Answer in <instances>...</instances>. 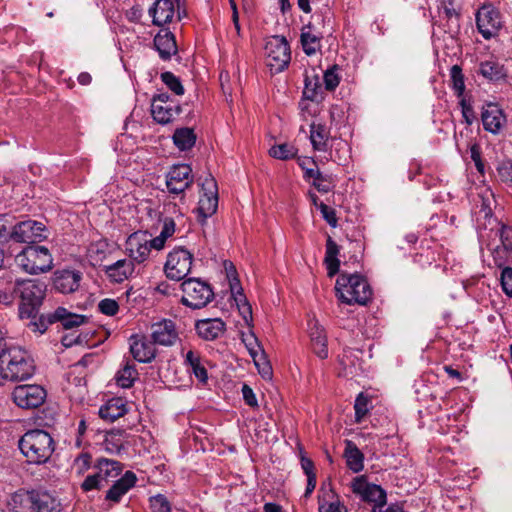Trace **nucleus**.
<instances>
[{
	"label": "nucleus",
	"instance_id": "obj_1",
	"mask_svg": "<svg viewBox=\"0 0 512 512\" xmlns=\"http://www.w3.org/2000/svg\"><path fill=\"white\" fill-rule=\"evenodd\" d=\"M46 232V226L36 220L17 221L11 214H0V244L10 255L13 245H35L47 238Z\"/></svg>",
	"mask_w": 512,
	"mask_h": 512
},
{
	"label": "nucleus",
	"instance_id": "obj_2",
	"mask_svg": "<svg viewBox=\"0 0 512 512\" xmlns=\"http://www.w3.org/2000/svg\"><path fill=\"white\" fill-rule=\"evenodd\" d=\"M35 365L30 355L19 347H9L0 353V374L9 381H23L33 376Z\"/></svg>",
	"mask_w": 512,
	"mask_h": 512
},
{
	"label": "nucleus",
	"instance_id": "obj_3",
	"mask_svg": "<svg viewBox=\"0 0 512 512\" xmlns=\"http://www.w3.org/2000/svg\"><path fill=\"white\" fill-rule=\"evenodd\" d=\"M46 294V285L38 280H17L16 296H19L18 306L19 318L33 322L39 319V309L43 303Z\"/></svg>",
	"mask_w": 512,
	"mask_h": 512
},
{
	"label": "nucleus",
	"instance_id": "obj_4",
	"mask_svg": "<svg viewBox=\"0 0 512 512\" xmlns=\"http://www.w3.org/2000/svg\"><path fill=\"white\" fill-rule=\"evenodd\" d=\"M19 448L29 463L43 464L52 456L55 442L48 432L34 429L27 431L20 438Z\"/></svg>",
	"mask_w": 512,
	"mask_h": 512
},
{
	"label": "nucleus",
	"instance_id": "obj_5",
	"mask_svg": "<svg viewBox=\"0 0 512 512\" xmlns=\"http://www.w3.org/2000/svg\"><path fill=\"white\" fill-rule=\"evenodd\" d=\"M336 296L343 303L366 305L372 297L367 280L359 274L340 273L335 284Z\"/></svg>",
	"mask_w": 512,
	"mask_h": 512
},
{
	"label": "nucleus",
	"instance_id": "obj_6",
	"mask_svg": "<svg viewBox=\"0 0 512 512\" xmlns=\"http://www.w3.org/2000/svg\"><path fill=\"white\" fill-rule=\"evenodd\" d=\"M12 512H61L60 501L45 490H31L25 493H15L12 496Z\"/></svg>",
	"mask_w": 512,
	"mask_h": 512
},
{
	"label": "nucleus",
	"instance_id": "obj_7",
	"mask_svg": "<svg viewBox=\"0 0 512 512\" xmlns=\"http://www.w3.org/2000/svg\"><path fill=\"white\" fill-rule=\"evenodd\" d=\"M94 472L86 476L80 487L84 492L101 490L118 479L123 471V464L117 460L99 457L92 465Z\"/></svg>",
	"mask_w": 512,
	"mask_h": 512
},
{
	"label": "nucleus",
	"instance_id": "obj_8",
	"mask_svg": "<svg viewBox=\"0 0 512 512\" xmlns=\"http://www.w3.org/2000/svg\"><path fill=\"white\" fill-rule=\"evenodd\" d=\"M15 262L29 274L45 273L53 267V257L45 246L27 245L16 256Z\"/></svg>",
	"mask_w": 512,
	"mask_h": 512
},
{
	"label": "nucleus",
	"instance_id": "obj_9",
	"mask_svg": "<svg viewBox=\"0 0 512 512\" xmlns=\"http://www.w3.org/2000/svg\"><path fill=\"white\" fill-rule=\"evenodd\" d=\"M61 323L64 329L78 327L85 322V316L71 313L64 307H58L55 311L42 313L39 319L28 322L26 327L36 335H42L54 323Z\"/></svg>",
	"mask_w": 512,
	"mask_h": 512
},
{
	"label": "nucleus",
	"instance_id": "obj_10",
	"mask_svg": "<svg viewBox=\"0 0 512 512\" xmlns=\"http://www.w3.org/2000/svg\"><path fill=\"white\" fill-rule=\"evenodd\" d=\"M183 305L192 309H201L207 306L214 298L210 285L198 278H187L181 284Z\"/></svg>",
	"mask_w": 512,
	"mask_h": 512
},
{
	"label": "nucleus",
	"instance_id": "obj_11",
	"mask_svg": "<svg viewBox=\"0 0 512 512\" xmlns=\"http://www.w3.org/2000/svg\"><path fill=\"white\" fill-rule=\"evenodd\" d=\"M267 65L275 72L283 71L291 60V51L285 37L275 35L268 39L265 45Z\"/></svg>",
	"mask_w": 512,
	"mask_h": 512
},
{
	"label": "nucleus",
	"instance_id": "obj_12",
	"mask_svg": "<svg viewBox=\"0 0 512 512\" xmlns=\"http://www.w3.org/2000/svg\"><path fill=\"white\" fill-rule=\"evenodd\" d=\"M193 254L184 247L174 248L168 255L164 265L167 278L181 281L190 273Z\"/></svg>",
	"mask_w": 512,
	"mask_h": 512
},
{
	"label": "nucleus",
	"instance_id": "obj_13",
	"mask_svg": "<svg viewBox=\"0 0 512 512\" xmlns=\"http://www.w3.org/2000/svg\"><path fill=\"white\" fill-rule=\"evenodd\" d=\"M47 397L46 390L36 384L18 385L12 392L14 403L23 409H35L41 406Z\"/></svg>",
	"mask_w": 512,
	"mask_h": 512
},
{
	"label": "nucleus",
	"instance_id": "obj_14",
	"mask_svg": "<svg viewBox=\"0 0 512 512\" xmlns=\"http://www.w3.org/2000/svg\"><path fill=\"white\" fill-rule=\"evenodd\" d=\"M202 194L199 199L197 212L203 220L212 216L218 207L217 183L215 179L208 176L201 183Z\"/></svg>",
	"mask_w": 512,
	"mask_h": 512
},
{
	"label": "nucleus",
	"instance_id": "obj_15",
	"mask_svg": "<svg viewBox=\"0 0 512 512\" xmlns=\"http://www.w3.org/2000/svg\"><path fill=\"white\" fill-rule=\"evenodd\" d=\"M351 488L353 493L359 495L365 502L374 503L382 507L386 504V492L381 486L368 483L364 475L353 479Z\"/></svg>",
	"mask_w": 512,
	"mask_h": 512
},
{
	"label": "nucleus",
	"instance_id": "obj_16",
	"mask_svg": "<svg viewBox=\"0 0 512 512\" xmlns=\"http://www.w3.org/2000/svg\"><path fill=\"white\" fill-rule=\"evenodd\" d=\"M192 169L187 164L174 165L166 176L167 190L171 194L184 193L193 183Z\"/></svg>",
	"mask_w": 512,
	"mask_h": 512
},
{
	"label": "nucleus",
	"instance_id": "obj_17",
	"mask_svg": "<svg viewBox=\"0 0 512 512\" xmlns=\"http://www.w3.org/2000/svg\"><path fill=\"white\" fill-rule=\"evenodd\" d=\"M476 24L479 32L485 39L495 36L502 26L499 11L491 6L482 7L476 15Z\"/></svg>",
	"mask_w": 512,
	"mask_h": 512
},
{
	"label": "nucleus",
	"instance_id": "obj_18",
	"mask_svg": "<svg viewBox=\"0 0 512 512\" xmlns=\"http://www.w3.org/2000/svg\"><path fill=\"white\" fill-rule=\"evenodd\" d=\"M178 338V331L172 320L163 319L151 325V339L154 344L172 346Z\"/></svg>",
	"mask_w": 512,
	"mask_h": 512
},
{
	"label": "nucleus",
	"instance_id": "obj_19",
	"mask_svg": "<svg viewBox=\"0 0 512 512\" xmlns=\"http://www.w3.org/2000/svg\"><path fill=\"white\" fill-rule=\"evenodd\" d=\"M481 120L483 128L495 135L500 133L507 121L502 109L495 103H487L482 107Z\"/></svg>",
	"mask_w": 512,
	"mask_h": 512
},
{
	"label": "nucleus",
	"instance_id": "obj_20",
	"mask_svg": "<svg viewBox=\"0 0 512 512\" xmlns=\"http://www.w3.org/2000/svg\"><path fill=\"white\" fill-rule=\"evenodd\" d=\"M126 249L129 251V255L134 261L137 263L144 262L151 251L148 242V233L143 231L132 233L126 241Z\"/></svg>",
	"mask_w": 512,
	"mask_h": 512
},
{
	"label": "nucleus",
	"instance_id": "obj_21",
	"mask_svg": "<svg viewBox=\"0 0 512 512\" xmlns=\"http://www.w3.org/2000/svg\"><path fill=\"white\" fill-rule=\"evenodd\" d=\"M133 358L141 363H150L156 357L154 342L143 335H132L129 339Z\"/></svg>",
	"mask_w": 512,
	"mask_h": 512
},
{
	"label": "nucleus",
	"instance_id": "obj_22",
	"mask_svg": "<svg viewBox=\"0 0 512 512\" xmlns=\"http://www.w3.org/2000/svg\"><path fill=\"white\" fill-rule=\"evenodd\" d=\"M136 481V475L132 471H126L120 478L112 482L113 484L106 491L105 500L119 503L122 496L135 486Z\"/></svg>",
	"mask_w": 512,
	"mask_h": 512
},
{
	"label": "nucleus",
	"instance_id": "obj_23",
	"mask_svg": "<svg viewBox=\"0 0 512 512\" xmlns=\"http://www.w3.org/2000/svg\"><path fill=\"white\" fill-rule=\"evenodd\" d=\"M81 278L79 271L58 270L54 272L53 286L63 294L72 293L78 289Z\"/></svg>",
	"mask_w": 512,
	"mask_h": 512
},
{
	"label": "nucleus",
	"instance_id": "obj_24",
	"mask_svg": "<svg viewBox=\"0 0 512 512\" xmlns=\"http://www.w3.org/2000/svg\"><path fill=\"white\" fill-rule=\"evenodd\" d=\"M195 330L203 340L213 341L225 332L226 324L220 318L201 319L196 322Z\"/></svg>",
	"mask_w": 512,
	"mask_h": 512
},
{
	"label": "nucleus",
	"instance_id": "obj_25",
	"mask_svg": "<svg viewBox=\"0 0 512 512\" xmlns=\"http://www.w3.org/2000/svg\"><path fill=\"white\" fill-rule=\"evenodd\" d=\"M323 34L317 30L315 23L310 22L303 27L301 32V44L303 51L308 56L314 55L321 47Z\"/></svg>",
	"mask_w": 512,
	"mask_h": 512
},
{
	"label": "nucleus",
	"instance_id": "obj_26",
	"mask_svg": "<svg viewBox=\"0 0 512 512\" xmlns=\"http://www.w3.org/2000/svg\"><path fill=\"white\" fill-rule=\"evenodd\" d=\"M154 46L163 60H169L178 51L175 36L168 30H162L154 37Z\"/></svg>",
	"mask_w": 512,
	"mask_h": 512
},
{
	"label": "nucleus",
	"instance_id": "obj_27",
	"mask_svg": "<svg viewBox=\"0 0 512 512\" xmlns=\"http://www.w3.org/2000/svg\"><path fill=\"white\" fill-rule=\"evenodd\" d=\"M174 4L172 0H156L154 5L149 9L154 25L162 26L170 23L174 17Z\"/></svg>",
	"mask_w": 512,
	"mask_h": 512
},
{
	"label": "nucleus",
	"instance_id": "obj_28",
	"mask_svg": "<svg viewBox=\"0 0 512 512\" xmlns=\"http://www.w3.org/2000/svg\"><path fill=\"white\" fill-rule=\"evenodd\" d=\"M135 266L131 260L122 259L105 267L107 277L115 283H122L134 272Z\"/></svg>",
	"mask_w": 512,
	"mask_h": 512
},
{
	"label": "nucleus",
	"instance_id": "obj_29",
	"mask_svg": "<svg viewBox=\"0 0 512 512\" xmlns=\"http://www.w3.org/2000/svg\"><path fill=\"white\" fill-rule=\"evenodd\" d=\"M343 457L346 460L347 467L354 473H358L364 468V454L351 440H345V450Z\"/></svg>",
	"mask_w": 512,
	"mask_h": 512
},
{
	"label": "nucleus",
	"instance_id": "obj_30",
	"mask_svg": "<svg viewBox=\"0 0 512 512\" xmlns=\"http://www.w3.org/2000/svg\"><path fill=\"white\" fill-rule=\"evenodd\" d=\"M304 178L313 179L312 185L320 193H328L332 191L335 187L334 176L331 174L321 173L317 166L314 169H306Z\"/></svg>",
	"mask_w": 512,
	"mask_h": 512
},
{
	"label": "nucleus",
	"instance_id": "obj_31",
	"mask_svg": "<svg viewBox=\"0 0 512 512\" xmlns=\"http://www.w3.org/2000/svg\"><path fill=\"white\" fill-rule=\"evenodd\" d=\"M310 339L314 353L321 359L328 357L327 337L324 329L314 322L310 325Z\"/></svg>",
	"mask_w": 512,
	"mask_h": 512
},
{
	"label": "nucleus",
	"instance_id": "obj_32",
	"mask_svg": "<svg viewBox=\"0 0 512 512\" xmlns=\"http://www.w3.org/2000/svg\"><path fill=\"white\" fill-rule=\"evenodd\" d=\"M339 251L340 249L337 243L332 239L331 236L328 235L326 240V253L324 263L326 264L329 277H333L339 273L340 261L337 258Z\"/></svg>",
	"mask_w": 512,
	"mask_h": 512
},
{
	"label": "nucleus",
	"instance_id": "obj_33",
	"mask_svg": "<svg viewBox=\"0 0 512 512\" xmlns=\"http://www.w3.org/2000/svg\"><path fill=\"white\" fill-rule=\"evenodd\" d=\"M329 137L330 131L325 125L315 123L310 125V141L314 150L327 151Z\"/></svg>",
	"mask_w": 512,
	"mask_h": 512
},
{
	"label": "nucleus",
	"instance_id": "obj_34",
	"mask_svg": "<svg viewBox=\"0 0 512 512\" xmlns=\"http://www.w3.org/2000/svg\"><path fill=\"white\" fill-rule=\"evenodd\" d=\"M127 410L122 399L116 398L110 400L106 405L99 409V416L109 422H113L124 416Z\"/></svg>",
	"mask_w": 512,
	"mask_h": 512
},
{
	"label": "nucleus",
	"instance_id": "obj_35",
	"mask_svg": "<svg viewBox=\"0 0 512 512\" xmlns=\"http://www.w3.org/2000/svg\"><path fill=\"white\" fill-rule=\"evenodd\" d=\"M151 112L155 121L160 124H167L173 120L175 115L181 113V108L179 105L172 107L171 105L152 103Z\"/></svg>",
	"mask_w": 512,
	"mask_h": 512
},
{
	"label": "nucleus",
	"instance_id": "obj_36",
	"mask_svg": "<svg viewBox=\"0 0 512 512\" xmlns=\"http://www.w3.org/2000/svg\"><path fill=\"white\" fill-rule=\"evenodd\" d=\"M173 142L179 150H189L195 145L196 134L192 128H178L173 134Z\"/></svg>",
	"mask_w": 512,
	"mask_h": 512
},
{
	"label": "nucleus",
	"instance_id": "obj_37",
	"mask_svg": "<svg viewBox=\"0 0 512 512\" xmlns=\"http://www.w3.org/2000/svg\"><path fill=\"white\" fill-rule=\"evenodd\" d=\"M480 73L491 81H499L506 77L503 65L494 61H486L480 64Z\"/></svg>",
	"mask_w": 512,
	"mask_h": 512
},
{
	"label": "nucleus",
	"instance_id": "obj_38",
	"mask_svg": "<svg viewBox=\"0 0 512 512\" xmlns=\"http://www.w3.org/2000/svg\"><path fill=\"white\" fill-rule=\"evenodd\" d=\"M185 363L190 366L195 377L205 383L208 379L207 370L201 364L200 356L192 350H189L185 357Z\"/></svg>",
	"mask_w": 512,
	"mask_h": 512
},
{
	"label": "nucleus",
	"instance_id": "obj_39",
	"mask_svg": "<svg viewBox=\"0 0 512 512\" xmlns=\"http://www.w3.org/2000/svg\"><path fill=\"white\" fill-rule=\"evenodd\" d=\"M225 269L227 271V277L229 279V286L231 290V294L235 301H244L245 295L243 293V288L240 284L239 279L236 277V270L233 264L230 262L229 266L225 263Z\"/></svg>",
	"mask_w": 512,
	"mask_h": 512
},
{
	"label": "nucleus",
	"instance_id": "obj_40",
	"mask_svg": "<svg viewBox=\"0 0 512 512\" xmlns=\"http://www.w3.org/2000/svg\"><path fill=\"white\" fill-rule=\"evenodd\" d=\"M137 375L135 365L127 363L117 374V384L122 388H130Z\"/></svg>",
	"mask_w": 512,
	"mask_h": 512
},
{
	"label": "nucleus",
	"instance_id": "obj_41",
	"mask_svg": "<svg viewBox=\"0 0 512 512\" xmlns=\"http://www.w3.org/2000/svg\"><path fill=\"white\" fill-rule=\"evenodd\" d=\"M270 156L280 160H289L297 155V149L289 143L274 145L269 150Z\"/></svg>",
	"mask_w": 512,
	"mask_h": 512
},
{
	"label": "nucleus",
	"instance_id": "obj_42",
	"mask_svg": "<svg viewBox=\"0 0 512 512\" xmlns=\"http://www.w3.org/2000/svg\"><path fill=\"white\" fill-rule=\"evenodd\" d=\"M450 78L452 82V88L457 97H464L465 83L462 69L459 65H453L450 69Z\"/></svg>",
	"mask_w": 512,
	"mask_h": 512
},
{
	"label": "nucleus",
	"instance_id": "obj_43",
	"mask_svg": "<svg viewBox=\"0 0 512 512\" xmlns=\"http://www.w3.org/2000/svg\"><path fill=\"white\" fill-rule=\"evenodd\" d=\"M244 342H245V344H246V346H247V348L249 350V353L252 356V358L254 360V363L257 366L258 371L261 374V376L264 379H270L271 376H272V368H271L270 364L265 359H262L263 360L262 362L257 360L256 359L257 352L252 347V343L251 342H247V340H244Z\"/></svg>",
	"mask_w": 512,
	"mask_h": 512
},
{
	"label": "nucleus",
	"instance_id": "obj_44",
	"mask_svg": "<svg viewBox=\"0 0 512 512\" xmlns=\"http://www.w3.org/2000/svg\"><path fill=\"white\" fill-rule=\"evenodd\" d=\"M16 299V281L8 282L4 287H0V304L12 306Z\"/></svg>",
	"mask_w": 512,
	"mask_h": 512
},
{
	"label": "nucleus",
	"instance_id": "obj_45",
	"mask_svg": "<svg viewBox=\"0 0 512 512\" xmlns=\"http://www.w3.org/2000/svg\"><path fill=\"white\" fill-rule=\"evenodd\" d=\"M161 80L176 95L184 94V87L181 84L180 79L176 77L172 72H163L161 74Z\"/></svg>",
	"mask_w": 512,
	"mask_h": 512
},
{
	"label": "nucleus",
	"instance_id": "obj_46",
	"mask_svg": "<svg viewBox=\"0 0 512 512\" xmlns=\"http://www.w3.org/2000/svg\"><path fill=\"white\" fill-rule=\"evenodd\" d=\"M92 465V456L87 452L80 453L73 462L77 475H83Z\"/></svg>",
	"mask_w": 512,
	"mask_h": 512
},
{
	"label": "nucleus",
	"instance_id": "obj_47",
	"mask_svg": "<svg viewBox=\"0 0 512 512\" xmlns=\"http://www.w3.org/2000/svg\"><path fill=\"white\" fill-rule=\"evenodd\" d=\"M150 508L152 512H171V505L162 494L150 498Z\"/></svg>",
	"mask_w": 512,
	"mask_h": 512
},
{
	"label": "nucleus",
	"instance_id": "obj_48",
	"mask_svg": "<svg viewBox=\"0 0 512 512\" xmlns=\"http://www.w3.org/2000/svg\"><path fill=\"white\" fill-rule=\"evenodd\" d=\"M356 422H360L368 413V399L361 393L354 404Z\"/></svg>",
	"mask_w": 512,
	"mask_h": 512
},
{
	"label": "nucleus",
	"instance_id": "obj_49",
	"mask_svg": "<svg viewBox=\"0 0 512 512\" xmlns=\"http://www.w3.org/2000/svg\"><path fill=\"white\" fill-rule=\"evenodd\" d=\"M460 106L462 109V116L464 122L467 125H472L473 122L477 119V117L471 103L465 97H462L460 99Z\"/></svg>",
	"mask_w": 512,
	"mask_h": 512
},
{
	"label": "nucleus",
	"instance_id": "obj_50",
	"mask_svg": "<svg viewBox=\"0 0 512 512\" xmlns=\"http://www.w3.org/2000/svg\"><path fill=\"white\" fill-rule=\"evenodd\" d=\"M337 66H333L332 68L326 70L324 73L323 79L325 83V88L328 91H333L339 85V76L336 73Z\"/></svg>",
	"mask_w": 512,
	"mask_h": 512
},
{
	"label": "nucleus",
	"instance_id": "obj_51",
	"mask_svg": "<svg viewBox=\"0 0 512 512\" xmlns=\"http://www.w3.org/2000/svg\"><path fill=\"white\" fill-rule=\"evenodd\" d=\"M99 311L107 316H114L119 310V305L116 300L106 298L99 302Z\"/></svg>",
	"mask_w": 512,
	"mask_h": 512
},
{
	"label": "nucleus",
	"instance_id": "obj_52",
	"mask_svg": "<svg viewBox=\"0 0 512 512\" xmlns=\"http://www.w3.org/2000/svg\"><path fill=\"white\" fill-rule=\"evenodd\" d=\"M107 244L105 242L93 243L88 248V255L92 261H100L105 255Z\"/></svg>",
	"mask_w": 512,
	"mask_h": 512
},
{
	"label": "nucleus",
	"instance_id": "obj_53",
	"mask_svg": "<svg viewBox=\"0 0 512 512\" xmlns=\"http://www.w3.org/2000/svg\"><path fill=\"white\" fill-rule=\"evenodd\" d=\"M319 209L322 214V217L325 219V221L332 227L337 226V217L336 212L333 208L329 207L323 202L319 203Z\"/></svg>",
	"mask_w": 512,
	"mask_h": 512
},
{
	"label": "nucleus",
	"instance_id": "obj_54",
	"mask_svg": "<svg viewBox=\"0 0 512 512\" xmlns=\"http://www.w3.org/2000/svg\"><path fill=\"white\" fill-rule=\"evenodd\" d=\"M501 285L505 294L512 297V268L506 267L502 270Z\"/></svg>",
	"mask_w": 512,
	"mask_h": 512
},
{
	"label": "nucleus",
	"instance_id": "obj_55",
	"mask_svg": "<svg viewBox=\"0 0 512 512\" xmlns=\"http://www.w3.org/2000/svg\"><path fill=\"white\" fill-rule=\"evenodd\" d=\"M317 81L313 82L312 80H309L308 78L305 79V88L303 91V95L306 99L309 100H316L317 97V88H318Z\"/></svg>",
	"mask_w": 512,
	"mask_h": 512
},
{
	"label": "nucleus",
	"instance_id": "obj_56",
	"mask_svg": "<svg viewBox=\"0 0 512 512\" xmlns=\"http://www.w3.org/2000/svg\"><path fill=\"white\" fill-rule=\"evenodd\" d=\"M240 314L242 315L243 319L247 324H249L250 321H252V308L249 302L247 301V298L245 297L244 301H235Z\"/></svg>",
	"mask_w": 512,
	"mask_h": 512
},
{
	"label": "nucleus",
	"instance_id": "obj_57",
	"mask_svg": "<svg viewBox=\"0 0 512 512\" xmlns=\"http://www.w3.org/2000/svg\"><path fill=\"white\" fill-rule=\"evenodd\" d=\"M242 395L245 403L250 407H258V402L256 399V395L253 392L252 388L247 384H244L242 387Z\"/></svg>",
	"mask_w": 512,
	"mask_h": 512
},
{
	"label": "nucleus",
	"instance_id": "obj_58",
	"mask_svg": "<svg viewBox=\"0 0 512 512\" xmlns=\"http://www.w3.org/2000/svg\"><path fill=\"white\" fill-rule=\"evenodd\" d=\"M470 156L471 159L474 161L477 170L482 173L484 171V164L482 163L481 160V151L478 144H473L470 147Z\"/></svg>",
	"mask_w": 512,
	"mask_h": 512
},
{
	"label": "nucleus",
	"instance_id": "obj_59",
	"mask_svg": "<svg viewBox=\"0 0 512 512\" xmlns=\"http://www.w3.org/2000/svg\"><path fill=\"white\" fill-rule=\"evenodd\" d=\"M175 227L176 224L172 218H164L160 235H162L166 239L170 238L175 233Z\"/></svg>",
	"mask_w": 512,
	"mask_h": 512
},
{
	"label": "nucleus",
	"instance_id": "obj_60",
	"mask_svg": "<svg viewBox=\"0 0 512 512\" xmlns=\"http://www.w3.org/2000/svg\"><path fill=\"white\" fill-rule=\"evenodd\" d=\"M341 151H344V152H347L348 151V145L346 142H339L337 144V147L335 148V153L337 154L334 155L333 151L330 152V159L334 162H337L338 164H341L343 160H346V158H342V156L340 155V152Z\"/></svg>",
	"mask_w": 512,
	"mask_h": 512
},
{
	"label": "nucleus",
	"instance_id": "obj_61",
	"mask_svg": "<svg viewBox=\"0 0 512 512\" xmlns=\"http://www.w3.org/2000/svg\"><path fill=\"white\" fill-rule=\"evenodd\" d=\"M498 174L503 181H512V165L503 163L498 167Z\"/></svg>",
	"mask_w": 512,
	"mask_h": 512
},
{
	"label": "nucleus",
	"instance_id": "obj_62",
	"mask_svg": "<svg viewBox=\"0 0 512 512\" xmlns=\"http://www.w3.org/2000/svg\"><path fill=\"white\" fill-rule=\"evenodd\" d=\"M166 241H167V239L164 238L160 234L157 237L153 238V239H151L150 235L148 234V242H149L150 249L153 248L155 250H161V249L164 248Z\"/></svg>",
	"mask_w": 512,
	"mask_h": 512
},
{
	"label": "nucleus",
	"instance_id": "obj_63",
	"mask_svg": "<svg viewBox=\"0 0 512 512\" xmlns=\"http://www.w3.org/2000/svg\"><path fill=\"white\" fill-rule=\"evenodd\" d=\"M301 466H302L304 473L307 475V477H309L311 475H315L314 464L311 459L302 456L301 457Z\"/></svg>",
	"mask_w": 512,
	"mask_h": 512
},
{
	"label": "nucleus",
	"instance_id": "obj_64",
	"mask_svg": "<svg viewBox=\"0 0 512 512\" xmlns=\"http://www.w3.org/2000/svg\"><path fill=\"white\" fill-rule=\"evenodd\" d=\"M344 507L339 502H333L329 504H321L319 506V512H340Z\"/></svg>",
	"mask_w": 512,
	"mask_h": 512
}]
</instances>
